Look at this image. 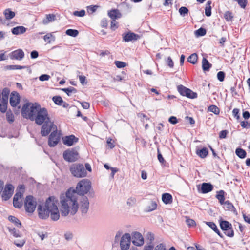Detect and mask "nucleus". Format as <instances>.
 <instances>
[{
  "instance_id": "423d86ee",
  "label": "nucleus",
  "mask_w": 250,
  "mask_h": 250,
  "mask_svg": "<svg viewBox=\"0 0 250 250\" xmlns=\"http://www.w3.org/2000/svg\"><path fill=\"white\" fill-rule=\"evenodd\" d=\"M50 118L49 116L47 109L44 108H40L35 117L34 119L36 124L41 125L45 122L49 121Z\"/></svg>"
},
{
  "instance_id": "6ab92c4d",
  "label": "nucleus",
  "mask_w": 250,
  "mask_h": 250,
  "mask_svg": "<svg viewBox=\"0 0 250 250\" xmlns=\"http://www.w3.org/2000/svg\"><path fill=\"white\" fill-rule=\"evenodd\" d=\"M62 141L64 145L70 146L78 141V138L76 137L74 135H71L63 137L62 139Z\"/></svg>"
},
{
  "instance_id": "774afa93",
  "label": "nucleus",
  "mask_w": 250,
  "mask_h": 250,
  "mask_svg": "<svg viewBox=\"0 0 250 250\" xmlns=\"http://www.w3.org/2000/svg\"><path fill=\"white\" fill-rule=\"evenodd\" d=\"M168 121L173 125H175L178 123V120L176 117L175 116H171L169 119Z\"/></svg>"
},
{
  "instance_id": "58836bf2",
  "label": "nucleus",
  "mask_w": 250,
  "mask_h": 250,
  "mask_svg": "<svg viewBox=\"0 0 250 250\" xmlns=\"http://www.w3.org/2000/svg\"><path fill=\"white\" fill-rule=\"evenodd\" d=\"M43 39L48 43H50L51 42V40H52L53 41H55V37L54 36L52 35V33H47L43 36Z\"/></svg>"
},
{
  "instance_id": "0eeeda50",
  "label": "nucleus",
  "mask_w": 250,
  "mask_h": 250,
  "mask_svg": "<svg viewBox=\"0 0 250 250\" xmlns=\"http://www.w3.org/2000/svg\"><path fill=\"white\" fill-rule=\"evenodd\" d=\"M79 154L76 148H69L63 153V158L68 162H74L79 158Z\"/></svg>"
},
{
  "instance_id": "c03bdc74",
  "label": "nucleus",
  "mask_w": 250,
  "mask_h": 250,
  "mask_svg": "<svg viewBox=\"0 0 250 250\" xmlns=\"http://www.w3.org/2000/svg\"><path fill=\"white\" fill-rule=\"evenodd\" d=\"M206 30L202 27L195 31V34L197 37L203 36L206 34Z\"/></svg>"
},
{
  "instance_id": "13d9d810",
  "label": "nucleus",
  "mask_w": 250,
  "mask_h": 250,
  "mask_svg": "<svg viewBox=\"0 0 250 250\" xmlns=\"http://www.w3.org/2000/svg\"><path fill=\"white\" fill-rule=\"evenodd\" d=\"M186 223L187 224L189 227H194L196 225V223L194 220L193 219H191L189 218H187L186 220Z\"/></svg>"
},
{
  "instance_id": "ea45409f",
  "label": "nucleus",
  "mask_w": 250,
  "mask_h": 250,
  "mask_svg": "<svg viewBox=\"0 0 250 250\" xmlns=\"http://www.w3.org/2000/svg\"><path fill=\"white\" fill-rule=\"evenodd\" d=\"M208 110L216 115H218L220 113L219 108L215 105H210L208 108Z\"/></svg>"
},
{
  "instance_id": "72a5a7b5",
  "label": "nucleus",
  "mask_w": 250,
  "mask_h": 250,
  "mask_svg": "<svg viewBox=\"0 0 250 250\" xmlns=\"http://www.w3.org/2000/svg\"><path fill=\"white\" fill-rule=\"evenodd\" d=\"M196 153L201 158H204L208 155V150L206 147H204L201 149L197 150Z\"/></svg>"
},
{
  "instance_id": "b1692460",
  "label": "nucleus",
  "mask_w": 250,
  "mask_h": 250,
  "mask_svg": "<svg viewBox=\"0 0 250 250\" xmlns=\"http://www.w3.org/2000/svg\"><path fill=\"white\" fill-rule=\"evenodd\" d=\"M225 192L223 190H220L217 191V194L215 196L216 198L218 200L221 205H223L225 203Z\"/></svg>"
},
{
  "instance_id": "a211bd4d",
  "label": "nucleus",
  "mask_w": 250,
  "mask_h": 250,
  "mask_svg": "<svg viewBox=\"0 0 250 250\" xmlns=\"http://www.w3.org/2000/svg\"><path fill=\"white\" fill-rule=\"evenodd\" d=\"M122 36L123 41L125 42H134L140 38V35L131 32L124 33L123 34Z\"/></svg>"
},
{
  "instance_id": "1a4fd4ad",
  "label": "nucleus",
  "mask_w": 250,
  "mask_h": 250,
  "mask_svg": "<svg viewBox=\"0 0 250 250\" xmlns=\"http://www.w3.org/2000/svg\"><path fill=\"white\" fill-rule=\"evenodd\" d=\"M219 223L221 229L225 231V235L229 237H233L234 233L232 229V224L228 221L222 220H220Z\"/></svg>"
},
{
  "instance_id": "a878e982",
  "label": "nucleus",
  "mask_w": 250,
  "mask_h": 250,
  "mask_svg": "<svg viewBox=\"0 0 250 250\" xmlns=\"http://www.w3.org/2000/svg\"><path fill=\"white\" fill-rule=\"evenodd\" d=\"M56 20V16L53 14H46V17L44 18L42 21V23L44 24H48L51 22L54 21Z\"/></svg>"
},
{
  "instance_id": "5fc2aeb1",
  "label": "nucleus",
  "mask_w": 250,
  "mask_h": 250,
  "mask_svg": "<svg viewBox=\"0 0 250 250\" xmlns=\"http://www.w3.org/2000/svg\"><path fill=\"white\" fill-rule=\"evenodd\" d=\"M237 1L239 4V6L242 8H245L247 4V0H234Z\"/></svg>"
},
{
  "instance_id": "4be33fe9",
  "label": "nucleus",
  "mask_w": 250,
  "mask_h": 250,
  "mask_svg": "<svg viewBox=\"0 0 250 250\" xmlns=\"http://www.w3.org/2000/svg\"><path fill=\"white\" fill-rule=\"evenodd\" d=\"M20 96L17 92H12L10 97V104L13 107H16L19 103Z\"/></svg>"
},
{
  "instance_id": "8fccbe9b",
  "label": "nucleus",
  "mask_w": 250,
  "mask_h": 250,
  "mask_svg": "<svg viewBox=\"0 0 250 250\" xmlns=\"http://www.w3.org/2000/svg\"><path fill=\"white\" fill-rule=\"evenodd\" d=\"M225 76V73L223 71H219L217 73V79L220 82H223L224 80Z\"/></svg>"
},
{
  "instance_id": "a19ab883",
  "label": "nucleus",
  "mask_w": 250,
  "mask_h": 250,
  "mask_svg": "<svg viewBox=\"0 0 250 250\" xmlns=\"http://www.w3.org/2000/svg\"><path fill=\"white\" fill-rule=\"evenodd\" d=\"M66 34L70 36L75 37L79 34V31L76 29H69L66 30Z\"/></svg>"
},
{
  "instance_id": "680f3d73",
  "label": "nucleus",
  "mask_w": 250,
  "mask_h": 250,
  "mask_svg": "<svg viewBox=\"0 0 250 250\" xmlns=\"http://www.w3.org/2000/svg\"><path fill=\"white\" fill-rule=\"evenodd\" d=\"M157 204L155 202L151 201L150 203V206L149 207L148 211H152L155 210L157 208Z\"/></svg>"
},
{
  "instance_id": "4468645a",
  "label": "nucleus",
  "mask_w": 250,
  "mask_h": 250,
  "mask_svg": "<svg viewBox=\"0 0 250 250\" xmlns=\"http://www.w3.org/2000/svg\"><path fill=\"white\" fill-rule=\"evenodd\" d=\"M10 93V90L7 88H4L2 92V95H1V99L2 101V105L0 109L3 111H6L7 108L8 96Z\"/></svg>"
},
{
  "instance_id": "5701e85b",
  "label": "nucleus",
  "mask_w": 250,
  "mask_h": 250,
  "mask_svg": "<svg viewBox=\"0 0 250 250\" xmlns=\"http://www.w3.org/2000/svg\"><path fill=\"white\" fill-rule=\"evenodd\" d=\"M24 189L25 187L23 185H20L18 187L17 189V192L16 194L14 195L13 198V201H14L15 203L17 200H21L23 196V194L24 192Z\"/></svg>"
},
{
  "instance_id": "aec40b11",
  "label": "nucleus",
  "mask_w": 250,
  "mask_h": 250,
  "mask_svg": "<svg viewBox=\"0 0 250 250\" xmlns=\"http://www.w3.org/2000/svg\"><path fill=\"white\" fill-rule=\"evenodd\" d=\"M9 56L12 60H21L24 57V53L22 49H19L11 52Z\"/></svg>"
},
{
  "instance_id": "f257e3e1",
  "label": "nucleus",
  "mask_w": 250,
  "mask_h": 250,
  "mask_svg": "<svg viewBox=\"0 0 250 250\" xmlns=\"http://www.w3.org/2000/svg\"><path fill=\"white\" fill-rule=\"evenodd\" d=\"M58 199L54 196L48 197L45 203L44 207L41 205L38 206L39 216L40 218L45 219L50 215L51 219L57 221L60 218V213L57 207Z\"/></svg>"
},
{
  "instance_id": "49530a36",
  "label": "nucleus",
  "mask_w": 250,
  "mask_h": 250,
  "mask_svg": "<svg viewBox=\"0 0 250 250\" xmlns=\"http://www.w3.org/2000/svg\"><path fill=\"white\" fill-rule=\"evenodd\" d=\"M179 12L182 16L184 17L188 14L189 10L186 7L182 6L179 8Z\"/></svg>"
},
{
  "instance_id": "412c9836",
  "label": "nucleus",
  "mask_w": 250,
  "mask_h": 250,
  "mask_svg": "<svg viewBox=\"0 0 250 250\" xmlns=\"http://www.w3.org/2000/svg\"><path fill=\"white\" fill-rule=\"evenodd\" d=\"M213 189V186L210 183H203L201 185V188H198L199 192L203 194L208 193Z\"/></svg>"
},
{
  "instance_id": "f03ea898",
  "label": "nucleus",
  "mask_w": 250,
  "mask_h": 250,
  "mask_svg": "<svg viewBox=\"0 0 250 250\" xmlns=\"http://www.w3.org/2000/svg\"><path fill=\"white\" fill-rule=\"evenodd\" d=\"M61 213L62 216H66L69 213L74 215L77 211L78 205L77 200V194L74 190L69 189L65 196H61Z\"/></svg>"
},
{
  "instance_id": "2eb2a0df",
  "label": "nucleus",
  "mask_w": 250,
  "mask_h": 250,
  "mask_svg": "<svg viewBox=\"0 0 250 250\" xmlns=\"http://www.w3.org/2000/svg\"><path fill=\"white\" fill-rule=\"evenodd\" d=\"M60 139L59 135L57 133V129L53 130L50 134L48 138V145L50 147H54L59 143Z\"/></svg>"
},
{
  "instance_id": "9d476101",
  "label": "nucleus",
  "mask_w": 250,
  "mask_h": 250,
  "mask_svg": "<svg viewBox=\"0 0 250 250\" xmlns=\"http://www.w3.org/2000/svg\"><path fill=\"white\" fill-rule=\"evenodd\" d=\"M51 129L56 130L57 129V126L54 124V123L49 121L45 122L44 123L41 128V134L42 136H46L48 135L50 132Z\"/></svg>"
},
{
  "instance_id": "a18cd8bd",
  "label": "nucleus",
  "mask_w": 250,
  "mask_h": 250,
  "mask_svg": "<svg viewBox=\"0 0 250 250\" xmlns=\"http://www.w3.org/2000/svg\"><path fill=\"white\" fill-rule=\"evenodd\" d=\"M7 68L9 70L22 69L26 68L25 66H21L18 65H10L6 66Z\"/></svg>"
},
{
  "instance_id": "7ed1b4c3",
  "label": "nucleus",
  "mask_w": 250,
  "mask_h": 250,
  "mask_svg": "<svg viewBox=\"0 0 250 250\" xmlns=\"http://www.w3.org/2000/svg\"><path fill=\"white\" fill-rule=\"evenodd\" d=\"M40 108V105L37 103L34 104L27 103L22 106L21 109L22 116L24 118L34 121V119Z\"/></svg>"
},
{
  "instance_id": "de8ad7c7",
  "label": "nucleus",
  "mask_w": 250,
  "mask_h": 250,
  "mask_svg": "<svg viewBox=\"0 0 250 250\" xmlns=\"http://www.w3.org/2000/svg\"><path fill=\"white\" fill-rule=\"evenodd\" d=\"M146 238L148 241V243L151 244L154 240V235L151 232H148L146 234Z\"/></svg>"
},
{
  "instance_id": "0e129e2a",
  "label": "nucleus",
  "mask_w": 250,
  "mask_h": 250,
  "mask_svg": "<svg viewBox=\"0 0 250 250\" xmlns=\"http://www.w3.org/2000/svg\"><path fill=\"white\" fill-rule=\"evenodd\" d=\"M73 234L70 232H66L65 234H64V238L65 239L67 240V241H69L70 240H71L73 238Z\"/></svg>"
},
{
  "instance_id": "69168bd1",
  "label": "nucleus",
  "mask_w": 250,
  "mask_h": 250,
  "mask_svg": "<svg viewBox=\"0 0 250 250\" xmlns=\"http://www.w3.org/2000/svg\"><path fill=\"white\" fill-rule=\"evenodd\" d=\"M232 114L237 120L240 118L239 110L238 108H234L232 111Z\"/></svg>"
},
{
  "instance_id": "20e7f679",
  "label": "nucleus",
  "mask_w": 250,
  "mask_h": 250,
  "mask_svg": "<svg viewBox=\"0 0 250 250\" xmlns=\"http://www.w3.org/2000/svg\"><path fill=\"white\" fill-rule=\"evenodd\" d=\"M91 187V183L88 179H83L80 181L76 188V190H74L77 194V200L78 199V195L84 196L90 189Z\"/></svg>"
},
{
  "instance_id": "603ef678",
  "label": "nucleus",
  "mask_w": 250,
  "mask_h": 250,
  "mask_svg": "<svg viewBox=\"0 0 250 250\" xmlns=\"http://www.w3.org/2000/svg\"><path fill=\"white\" fill-rule=\"evenodd\" d=\"M6 119L8 122L12 123L14 121V117L13 114L11 112L6 113Z\"/></svg>"
},
{
  "instance_id": "3c124183",
  "label": "nucleus",
  "mask_w": 250,
  "mask_h": 250,
  "mask_svg": "<svg viewBox=\"0 0 250 250\" xmlns=\"http://www.w3.org/2000/svg\"><path fill=\"white\" fill-rule=\"evenodd\" d=\"M98 6L97 5H90L87 7V10L89 13H93L95 12Z\"/></svg>"
},
{
  "instance_id": "f3484780",
  "label": "nucleus",
  "mask_w": 250,
  "mask_h": 250,
  "mask_svg": "<svg viewBox=\"0 0 250 250\" xmlns=\"http://www.w3.org/2000/svg\"><path fill=\"white\" fill-rule=\"evenodd\" d=\"M132 243L136 246H142L144 243V238L142 234L138 232L132 233Z\"/></svg>"
},
{
  "instance_id": "cd10ccee",
  "label": "nucleus",
  "mask_w": 250,
  "mask_h": 250,
  "mask_svg": "<svg viewBox=\"0 0 250 250\" xmlns=\"http://www.w3.org/2000/svg\"><path fill=\"white\" fill-rule=\"evenodd\" d=\"M163 202L166 204H170L172 202V197L169 193H164L162 196Z\"/></svg>"
},
{
  "instance_id": "09e8293b",
  "label": "nucleus",
  "mask_w": 250,
  "mask_h": 250,
  "mask_svg": "<svg viewBox=\"0 0 250 250\" xmlns=\"http://www.w3.org/2000/svg\"><path fill=\"white\" fill-rule=\"evenodd\" d=\"M115 64L116 67L119 68L125 67L127 65V64L125 62H124L122 61H116L115 62Z\"/></svg>"
},
{
  "instance_id": "c756f323",
  "label": "nucleus",
  "mask_w": 250,
  "mask_h": 250,
  "mask_svg": "<svg viewBox=\"0 0 250 250\" xmlns=\"http://www.w3.org/2000/svg\"><path fill=\"white\" fill-rule=\"evenodd\" d=\"M3 14L5 16V19L6 20H11L15 16V13L14 12L12 11L10 9H6L4 12Z\"/></svg>"
},
{
  "instance_id": "ddd939ff",
  "label": "nucleus",
  "mask_w": 250,
  "mask_h": 250,
  "mask_svg": "<svg viewBox=\"0 0 250 250\" xmlns=\"http://www.w3.org/2000/svg\"><path fill=\"white\" fill-rule=\"evenodd\" d=\"M89 202L87 197L82 196L79 204L80 210L83 215L85 214L89 209Z\"/></svg>"
},
{
  "instance_id": "bf43d9fd",
  "label": "nucleus",
  "mask_w": 250,
  "mask_h": 250,
  "mask_svg": "<svg viewBox=\"0 0 250 250\" xmlns=\"http://www.w3.org/2000/svg\"><path fill=\"white\" fill-rule=\"evenodd\" d=\"M228 131L227 130H223L220 132L219 136L220 139H224L227 137V134H228Z\"/></svg>"
},
{
  "instance_id": "79ce46f5",
  "label": "nucleus",
  "mask_w": 250,
  "mask_h": 250,
  "mask_svg": "<svg viewBox=\"0 0 250 250\" xmlns=\"http://www.w3.org/2000/svg\"><path fill=\"white\" fill-rule=\"evenodd\" d=\"M224 17L227 21H231L233 18V15L231 12L228 11L225 12Z\"/></svg>"
},
{
  "instance_id": "338daca9",
  "label": "nucleus",
  "mask_w": 250,
  "mask_h": 250,
  "mask_svg": "<svg viewBox=\"0 0 250 250\" xmlns=\"http://www.w3.org/2000/svg\"><path fill=\"white\" fill-rule=\"evenodd\" d=\"M205 15L208 16L209 17L211 15V6H206L205 8Z\"/></svg>"
},
{
  "instance_id": "2f4dec72",
  "label": "nucleus",
  "mask_w": 250,
  "mask_h": 250,
  "mask_svg": "<svg viewBox=\"0 0 250 250\" xmlns=\"http://www.w3.org/2000/svg\"><path fill=\"white\" fill-rule=\"evenodd\" d=\"M7 229L10 232L11 234H12L14 237L17 238L21 237V235L20 231L18 230H17L15 228L8 227Z\"/></svg>"
},
{
  "instance_id": "f704fd0d",
  "label": "nucleus",
  "mask_w": 250,
  "mask_h": 250,
  "mask_svg": "<svg viewBox=\"0 0 250 250\" xmlns=\"http://www.w3.org/2000/svg\"><path fill=\"white\" fill-rule=\"evenodd\" d=\"M198 60V55L196 53H193L190 55L188 58V62L193 64L197 63Z\"/></svg>"
},
{
  "instance_id": "6e6552de",
  "label": "nucleus",
  "mask_w": 250,
  "mask_h": 250,
  "mask_svg": "<svg viewBox=\"0 0 250 250\" xmlns=\"http://www.w3.org/2000/svg\"><path fill=\"white\" fill-rule=\"evenodd\" d=\"M37 206L36 199L32 195L27 196L24 201V207L26 212L33 213Z\"/></svg>"
},
{
  "instance_id": "473e14b6",
  "label": "nucleus",
  "mask_w": 250,
  "mask_h": 250,
  "mask_svg": "<svg viewBox=\"0 0 250 250\" xmlns=\"http://www.w3.org/2000/svg\"><path fill=\"white\" fill-rule=\"evenodd\" d=\"M8 220L13 223L18 228H21V224L20 221L15 216L10 215L8 217Z\"/></svg>"
},
{
  "instance_id": "7c9ffc66",
  "label": "nucleus",
  "mask_w": 250,
  "mask_h": 250,
  "mask_svg": "<svg viewBox=\"0 0 250 250\" xmlns=\"http://www.w3.org/2000/svg\"><path fill=\"white\" fill-rule=\"evenodd\" d=\"M235 153L236 155L241 159H244L247 156L246 151L241 148H236L235 150Z\"/></svg>"
},
{
  "instance_id": "c85d7f7f",
  "label": "nucleus",
  "mask_w": 250,
  "mask_h": 250,
  "mask_svg": "<svg viewBox=\"0 0 250 250\" xmlns=\"http://www.w3.org/2000/svg\"><path fill=\"white\" fill-rule=\"evenodd\" d=\"M202 69L204 71H208L211 67L212 64L209 62L206 58L204 57L202 61Z\"/></svg>"
},
{
  "instance_id": "e2e57ef3",
  "label": "nucleus",
  "mask_w": 250,
  "mask_h": 250,
  "mask_svg": "<svg viewBox=\"0 0 250 250\" xmlns=\"http://www.w3.org/2000/svg\"><path fill=\"white\" fill-rule=\"evenodd\" d=\"M50 78V76L47 74H42L39 77V80L41 81H47Z\"/></svg>"
},
{
  "instance_id": "9b49d317",
  "label": "nucleus",
  "mask_w": 250,
  "mask_h": 250,
  "mask_svg": "<svg viewBox=\"0 0 250 250\" xmlns=\"http://www.w3.org/2000/svg\"><path fill=\"white\" fill-rule=\"evenodd\" d=\"M177 90L179 93L184 96L188 98L194 99L197 97V94L194 92L191 89L188 88L182 85H179L177 86Z\"/></svg>"
},
{
  "instance_id": "c9c22d12",
  "label": "nucleus",
  "mask_w": 250,
  "mask_h": 250,
  "mask_svg": "<svg viewBox=\"0 0 250 250\" xmlns=\"http://www.w3.org/2000/svg\"><path fill=\"white\" fill-rule=\"evenodd\" d=\"M119 14V11L117 9H113L108 12V16L112 19L116 20V19L120 17L118 16Z\"/></svg>"
},
{
  "instance_id": "f8f14e48",
  "label": "nucleus",
  "mask_w": 250,
  "mask_h": 250,
  "mask_svg": "<svg viewBox=\"0 0 250 250\" xmlns=\"http://www.w3.org/2000/svg\"><path fill=\"white\" fill-rule=\"evenodd\" d=\"M131 236L129 233H125L121 237L120 245L122 250H127L130 247Z\"/></svg>"
},
{
  "instance_id": "864d4df0",
  "label": "nucleus",
  "mask_w": 250,
  "mask_h": 250,
  "mask_svg": "<svg viewBox=\"0 0 250 250\" xmlns=\"http://www.w3.org/2000/svg\"><path fill=\"white\" fill-rule=\"evenodd\" d=\"M85 14L84 10H81L80 11H75L73 12V15L78 17H83Z\"/></svg>"
},
{
  "instance_id": "4d7b16f0",
  "label": "nucleus",
  "mask_w": 250,
  "mask_h": 250,
  "mask_svg": "<svg viewBox=\"0 0 250 250\" xmlns=\"http://www.w3.org/2000/svg\"><path fill=\"white\" fill-rule=\"evenodd\" d=\"M225 205H226V208L229 210H232L234 208V207L233 204L230 203L229 200L225 201L224 203Z\"/></svg>"
},
{
  "instance_id": "393cba45",
  "label": "nucleus",
  "mask_w": 250,
  "mask_h": 250,
  "mask_svg": "<svg viewBox=\"0 0 250 250\" xmlns=\"http://www.w3.org/2000/svg\"><path fill=\"white\" fill-rule=\"evenodd\" d=\"M26 28L22 26H17L12 29V33L14 35L23 34L26 32Z\"/></svg>"
},
{
  "instance_id": "e433bc0d",
  "label": "nucleus",
  "mask_w": 250,
  "mask_h": 250,
  "mask_svg": "<svg viewBox=\"0 0 250 250\" xmlns=\"http://www.w3.org/2000/svg\"><path fill=\"white\" fill-rule=\"evenodd\" d=\"M62 90L65 92L68 96H71V93H76L77 92L75 88L71 86L68 88H62Z\"/></svg>"
},
{
  "instance_id": "052dcab7",
  "label": "nucleus",
  "mask_w": 250,
  "mask_h": 250,
  "mask_svg": "<svg viewBox=\"0 0 250 250\" xmlns=\"http://www.w3.org/2000/svg\"><path fill=\"white\" fill-rule=\"evenodd\" d=\"M13 203L14 207L17 208H20L22 206V204L21 203V201L17 200L16 201V203L14 201H13Z\"/></svg>"
},
{
  "instance_id": "4c0bfd02",
  "label": "nucleus",
  "mask_w": 250,
  "mask_h": 250,
  "mask_svg": "<svg viewBox=\"0 0 250 250\" xmlns=\"http://www.w3.org/2000/svg\"><path fill=\"white\" fill-rule=\"evenodd\" d=\"M154 250H167L166 249V247L165 244H164L163 243H160V244L157 245L155 247ZM167 250H176L174 247L172 246V247H171Z\"/></svg>"
},
{
  "instance_id": "dca6fc26",
  "label": "nucleus",
  "mask_w": 250,
  "mask_h": 250,
  "mask_svg": "<svg viewBox=\"0 0 250 250\" xmlns=\"http://www.w3.org/2000/svg\"><path fill=\"white\" fill-rule=\"evenodd\" d=\"M14 187L10 184L6 185L4 190L2 194L3 200L7 201L12 196L14 192Z\"/></svg>"
},
{
  "instance_id": "6e6d98bb",
  "label": "nucleus",
  "mask_w": 250,
  "mask_h": 250,
  "mask_svg": "<svg viewBox=\"0 0 250 250\" xmlns=\"http://www.w3.org/2000/svg\"><path fill=\"white\" fill-rule=\"evenodd\" d=\"M25 242H26L25 240L21 239L20 241H14V244L17 247L21 248L22 246H23V245L25 243Z\"/></svg>"
},
{
  "instance_id": "37998d69",
  "label": "nucleus",
  "mask_w": 250,
  "mask_h": 250,
  "mask_svg": "<svg viewBox=\"0 0 250 250\" xmlns=\"http://www.w3.org/2000/svg\"><path fill=\"white\" fill-rule=\"evenodd\" d=\"M52 100L54 102L58 105H61L63 101L62 98L60 96H54Z\"/></svg>"
},
{
  "instance_id": "39448f33",
  "label": "nucleus",
  "mask_w": 250,
  "mask_h": 250,
  "mask_svg": "<svg viewBox=\"0 0 250 250\" xmlns=\"http://www.w3.org/2000/svg\"><path fill=\"white\" fill-rule=\"evenodd\" d=\"M69 170L72 175L77 178H83L86 176L87 173L82 164L75 163L70 166Z\"/></svg>"
},
{
  "instance_id": "bb28decb",
  "label": "nucleus",
  "mask_w": 250,
  "mask_h": 250,
  "mask_svg": "<svg viewBox=\"0 0 250 250\" xmlns=\"http://www.w3.org/2000/svg\"><path fill=\"white\" fill-rule=\"evenodd\" d=\"M205 223L215 232L220 237L223 238V235L218 229L215 224L212 222H206Z\"/></svg>"
}]
</instances>
